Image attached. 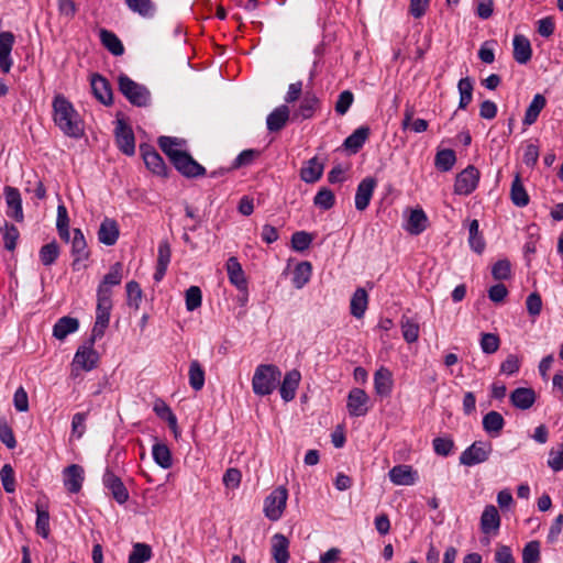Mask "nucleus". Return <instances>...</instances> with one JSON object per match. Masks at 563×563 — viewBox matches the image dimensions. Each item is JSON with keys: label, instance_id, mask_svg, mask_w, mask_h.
Returning <instances> with one entry per match:
<instances>
[{"label": "nucleus", "instance_id": "nucleus-1", "mask_svg": "<svg viewBox=\"0 0 563 563\" xmlns=\"http://www.w3.org/2000/svg\"><path fill=\"white\" fill-rule=\"evenodd\" d=\"M53 120L56 126L68 137L80 139L85 134V123L73 103L63 95L53 99Z\"/></svg>", "mask_w": 563, "mask_h": 563}, {"label": "nucleus", "instance_id": "nucleus-2", "mask_svg": "<svg viewBox=\"0 0 563 563\" xmlns=\"http://www.w3.org/2000/svg\"><path fill=\"white\" fill-rule=\"evenodd\" d=\"M280 377L282 372L276 365H258L252 378V388L254 394L257 396L271 395L280 383Z\"/></svg>", "mask_w": 563, "mask_h": 563}, {"label": "nucleus", "instance_id": "nucleus-3", "mask_svg": "<svg viewBox=\"0 0 563 563\" xmlns=\"http://www.w3.org/2000/svg\"><path fill=\"white\" fill-rule=\"evenodd\" d=\"M288 500V490L285 486H278L273 489L264 499L263 512L271 521L279 520L286 509Z\"/></svg>", "mask_w": 563, "mask_h": 563}, {"label": "nucleus", "instance_id": "nucleus-4", "mask_svg": "<svg viewBox=\"0 0 563 563\" xmlns=\"http://www.w3.org/2000/svg\"><path fill=\"white\" fill-rule=\"evenodd\" d=\"M118 84L120 91L131 103L137 107H143L148 103L150 92L144 86L136 84L126 75H120L118 77Z\"/></svg>", "mask_w": 563, "mask_h": 563}, {"label": "nucleus", "instance_id": "nucleus-5", "mask_svg": "<svg viewBox=\"0 0 563 563\" xmlns=\"http://www.w3.org/2000/svg\"><path fill=\"white\" fill-rule=\"evenodd\" d=\"M113 303L111 298L97 297L96 320L91 330V340L95 342L104 335L110 323V316Z\"/></svg>", "mask_w": 563, "mask_h": 563}, {"label": "nucleus", "instance_id": "nucleus-6", "mask_svg": "<svg viewBox=\"0 0 563 563\" xmlns=\"http://www.w3.org/2000/svg\"><path fill=\"white\" fill-rule=\"evenodd\" d=\"M493 452L490 442L475 441L460 455V463L465 466H474L486 462Z\"/></svg>", "mask_w": 563, "mask_h": 563}, {"label": "nucleus", "instance_id": "nucleus-7", "mask_svg": "<svg viewBox=\"0 0 563 563\" xmlns=\"http://www.w3.org/2000/svg\"><path fill=\"white\" fill-rule=\"evenodd\" d=\"M346 409L351 417H363L369 409V397L361 388H352L349 391Z\"/></svg>", "mask_w": 563, "mask_h": 563}, {"label": "nucleus", "instance_id": "nucleus-8", "mask_svg": "<svg viewBox=\"0 0 563 563\" xmlns=\"http://www.w3.org/2000/svg\"><path fill=\"white\" fill-rule=\"evenodd\" d=\"M92 345L93 342L91 341L89 345H82L77 350L73 360L74 369L89 372L97 367L99 354Z\"/></svg>", "mask_w": 563, "mask_h": 563}, {"label": "nucleus", "instance_id": "nucleus-9", "mask_svg": "<svg viewBox=\"0 0 563 563\" xmlns=\"http://www.w3.org/2000/svg\"><path fill=\"white\" fill-rule=\"evenodd\" d=\"M479 180V172L474 166H467L455 179L454 192L470 195L475 190Z\"/></svg>", "mask_w": 563, "mask_h": 563}, {"label": "nucleus", "instance_id": "nucleus-10", "mask_svg": "<svg viewBox=\"0 0 563 563\" xmlns=\"http://www.w3.org/2000/svg\"><path fill=\"white\" fill-rule=\"evenodd\" d=\"M122 269L123 267L120 262L114 263L110 267V271L103 276V279L97 288V297L112 299V287L121 284L123 278Z\"/></svg>", "mask_w": 563, "mask_h": 563}, {"label": "nucleus", "instance_id": "nucleus-11", "mask_svg": "<svg viewBox=\"0 0 563 563\" xmlns=\"http://www.w3.org/2000/svg\"><path fill=\"white\" fill-rule=\"evenodd\" d=\"M115 142L118 147L125 155L131 156L135 153V139L133 131L123 120L117 121Z\"/></svg>", "mask_w": 563, "mask_h": 563}, {"label": "nucleus", "instance_id": "nucleus-12", "mask_svg": "<svg viewBox=\"0 0 563 563\" xmlns=\"http://www.w3.org/2000/svg\"><path fill=\"white\" fill-rule=\"evenodd\" d=\"M388 477L390 482L397 486L415 485L419 478L418 472L411 465L407 464L391 467L388 472Z\"/></svg>", "mask_w": 563, "mask_h": 563}, {"label": "nucleus", "instance_id": "nucleus-13", "mask_svg": "<svg viewBox=\"0 0 563 563\" xmlns=\"http://www.w3.org/2000/svg\"><path fill=\"white\" fill-rule=\"evenodd\" d=\"M15 43V36L10 31L0 32V70L8 74L13 65L11 52Z\"/></svg>", "mask_w": 563, "mask_h": 563}, {"label": "nucleus", "instance_id": "nucleus-14", "mask_svg": "<svg viewBox=\"0 0 563 563\" xmlns=\"http://www.w3.org/2000/svg\"><path fill=\"white\" fill-rule=\"evenodd\" d=\"M172 163L186 177L202 176L206 173L205 167L198 164L186 151L175 157Z\"/></svg>", "mask_w": 563, "mask_h": 563}, {"label": "nucleus", "instance_id": "nucleus-15", "mask_svg": "<svg viewBox=\"0 0 563 563\" xmlns=\"http://www.w3.org/2000/svg\"><path fill=\"white\" fill-rule=\"evenodd\" d=\"M102 482L104 487L111 493L119 504H124L129 499V492L122 481L111 471L107 470Z\"/></svg>", "mask_w": 563, "mask_h": 563}, {"label": "nucleus", "instance_id": "nucleus-16", "mask_svg": "<svg viewBox=\"0 0 563 563\" xmlns=\"http://www.w3.org/2000/svg\"><path fill=\"white\" fill-rule=\"evenodd\" d=\"M377 186V181L373 177H366L357 185L355 194V208L358 211L365 210L373 197L374 190Z\"/></svg>", "mask_w": 563, "mask_h": 563}, {"label": "nucleus", "instance_id": "nucleus-17", "mask_svg": "<svg viewBox=\"0 0 563 563\" xmlns=\"http://www.w3.org/2000/svg\"><path fill=\"white\" fill-rule=\"evenodd\" d=\"M500 527V516L494 505H487L481 516V530L484 534L496 536Z\"/></svg>", "mask_w": 563, "mask_h": 563}, {"label": "nucleus", "instance_id": "nucleus-18", "mask_svg": "<svg viewBox=\"0 0 563 563\" xmlns=\"http://www.w3.org/2000/svg\"><path fill=\"white\" fill-rule=\"evenodd\" d=\"M227 272L229 280L232 285H234L240 291L245 292L244 300L247 299V280L242 269L241 264L239 263L236 257H230L227 262Z\"/></svg>", "mask_w": 563, "mask_h": 563}, {"label": "nucleus", "instance_id": "nucleus-19", "mask_svg": "<svg viewBox=\"0 0 563 563\" xmlns=\"http://www.w3.org/2000/svg\"><path fill=\"white\" fill-rule=\"evenodd\" d=\"M300 380L301 374L298 369H291L285 374L284 379L279 383V393L284 401H291L296 397Z\"/></svg>", "mask_w": 563, "mask_h": 563}, {"label": "nucleus", "instance_id": "nucleus-20", "mask_svg": "<svg viewBox=\"0 0 563 563\" xmlns=\"http://www.w3.org/2000/svg\"><path fill=\"white\" fill-rule=\"evenodd\" d=\"M4 197L8 206L7 214L10 218H13L15 221L22 222L24 214L22 209V199L19 190L8 186L4 188Z\"/></svg>", "mask_w": 563, "mask_h": 563}, {"label": "nucleus", "instance_id": "nucleus-21", "mask_svg": "<svg viewBox=\"0 0 563 563\" xmlns=\"http://www.w3.org/2000/svg\"><path fill=\"white\" fill-rule=\"evenodd\" d=\"M141 153L146 167L155 175L165 177L167 167L161 155L150 146H141Z\"/></svg>", "mask_w": 563, "mask_h": 563}, {"label": "nucleus", "instance_id": "nucleus-22", "mask_svg": "<svg viewBox=\"0 0 563 563\" xmlns=\"http://www.w3.org/2000/svg\"><path fill=\"white\" fill-rule=\"evenodd\" d=\"M289 540L283 533H275L271 538V553L275 563H288L289 561Z\"/></svg>", "mask_w": 563, "mask_h": 563}, {"label": "nucleus", "instance_id": "nucleus-23", "mask_svg": "<svg viewBox=\"0 0 563 563\" xmlns=\"http://www.w3.org/2000/svg\"><path fill=\"white\" fill-rule=\"evenodd\" d=\"M70 243L74 257L73 266L76 268L80 262L87 261L89 257L87 242L80 229H74Z\"/></svg>", "mask_w": 563, "mask_h": 563}, {"label": "nucleus", "instance_id": "nucleus-24", "mask_svg": "<svg viewBox=\"0 0 563 563\" xmlns=\"http://www.w3.org/2000/svg\"><path fill=\"white\" fill-rule=\"evenodd\" d=\"M64 486L69 493H78L84 482V468L80 465L71 464L64 470Z\"/></svg>", "mask_w": 563, "mask_h": 563}, {"label": "nucleus", "instance_id": "nucleus-25", "mask_svg": "<svg viewBox=\"0 0 563 563\" xmlns=\"http://www.w3.org/2000/svg\"><path fill=\"white\" fill-rule=\"evenodd\" d=\"M319 107V99L312 92H306L298 109L292 114V120L311 119Z\"/></svg>", "mask_w": 563, "mask_h": 563}, {"label": "nucleus", "instance_id": "nucleus-26", "mask_svg": "<svg viewBox=\"0 0 563 563\" xmlns=\"http://www.w3.org/2000/svg\"><path fill=\"white\" fill-rule=\"evenodd\" d=\"M514 58L520 64H527L532 57V47L528 37L522 34H516L512 40Z\"/></svg>", "mask_w": 563, "mask_h": 563}, {"label": "nucleus", "instance_id": "nucleus-27", "mask_svg": "<svg viewBox=\"0 0 563 563\" xmlns=\"http://www.w3.org/2000/svg\"><path fill=\"white\" fill-rule=\"evenodd\" d=\"M170 257L172 251L168 241H161L157 250L156 269L153 276L155 282L158 283L164 278L167 267L170 263Z\"/></svg>", "mask_w": 563, "mask_h": 563}, {"label": "nucleus", "instance_id": "nucleus-28", "mask_svg": "<svg viewBox=\"0 0 563 563\" xmlns=\"http://www.w3.org/2000/svg\"><path fill=\"white\" fill-rule=\"evenodd\" d=\"M428 225V217L421 208L412 209L407 218L405 230L412 234L418 235L422 233Z\"/></svg>", "mask_w": 563, "mask_h": 563}, {"label": "nucleus", "instance_id": "nucleus-29", "mask_svg": "<svg viewBox=\"0 0 563 563\" xmlns=\"http://www.w3.org/2000/svg\"><path fill=\"white\" fill-rule=\"evenodd\" d=\"M290 118V110L287 104L275 108L266 119V126L269 132L280 131Z\"/></svg>", "mask_w": 563, "mask_h": 563}, {"label": "nucleus", "instance_id": "nucleus-30", "mask_svg": "<svg viewBox=\"0 0 563 563\" xmlns=\"http://www.w3.org/2000/svg\"><path fill=\"white\" fill-rule=\"evenodd\" d=\"M119 225L115 220L106 218L99 228L98 231V239L99 242L111 246L114 245L119 239Z\"/></svg>", "mask_w": 563, "mask_h": 563}, {"label": "nucleus", "instance_id": "nucleus-31", "mask_svg": "<svg viewBox=\"0 0 563 563\" xmlns=\"http://www.w3.org/2000/svg\"><path fill=\"white\" fill-rule=\"evenodd\" d=\"M374 388L379 396H389L393 390V374L387 367H379L374 374Z\"/></svg>", "mask_w": 563, "mask_h": 563}, {"label": "nucleus", "instance_id": "nucleus-32", "mask_svg": "<svg viewBox=\"0 0 563 563\" xmlns=\"http://www.w3.org/2000/svg\"><path fill=\"white\" fill-rule=\"evenodd\" d=\"M91 89L95 97L103 104L108 106L112 102V91L109 82L100 75L91 77Z\"/></svg>", "mask_w": 563, "mask_h": 563}, {"label": "nucleus", "instance_id": "nucleus-33", "mask_svg": "<svg viewBox=\"0 0 563 563\" xmlns=\"http://www.w3.org/2000/svg\"><path fill=\"white\" fill-rule=\"evenodd\" d=\"M79 329V321L73 317H63L56 321L53 327V336L63 341L67 335L75 333Z\"/></svg>", "mask_w": 563, "mask_h": 563}, {"label": "nucleus", "instance_id": "nucleus-34", "mask_svg": "<svg viewBox=\"0 0 563 563\" xmlns=\"http://www.w3.org/2000/svg\"><path fill=\"white\" fill-rule=\"evenodd\" d=\"M158 145L173 162L181 152H185L186 141L177 137L161 136Z\"/></svg>", "mask_w": 563, "mask_h": 563}, {"label": "nucleus", "instance_id": "nucleus-35", "mask_svg": "<svg viewBox=\"0 0 563 563\" xmlns=\"http://www.w3.org/2000/svg\"><path fill=\"white\" fill-rule=\"evenodd\" d=\"M153 411L157 415V417L165 420L168 423V427L170 428L175 437H178L179 429L177 418L172 411L170 407L164 400L156 399L153 405Z\"/></svg>", "mask_w": 563, "mask_h": 563}, {"label": "nucleus", "instance_id": "nucleus-36", "mask_svg": "<svg viewBox=\"0 0 563 563\" xmlns=\"http://www.w3.org/2000/svg\"><path fill=\"white\" fill-rule=\"evenodd\" d=\"M547 99L543 95L537 93L533 96L532 101L528 106L522 123L526 126L532 125L540 114V112L545 108Z\"/></svg>", "mask_w": 563, "mask_h": 563}, {"label": "nucleus", "instance_id": "nucleus-37", "mask_svg": "<svg viewBox=\"0 0 563 563\" xmlns=\"http://www.w3.org/2000/svg\"><path fill=\"white\" fill-rule=\"evenodd\" d=\"M510 400L516 408L529 409L536 401V393L531 388H517L510 395Z\"/></svg>", "mask_w": 563, "mask_h": 563}, {"label": "nucleus", "instance_id": "nucleus-38", "mask_svg": "<svg viewBox=\"0 0 563 563\" xmlns=\"http://www.w3.org/2000/svg\"><path fill=\"white\" fill-rule=\"evenodd\" d=\"M124 3L130 11L144 19H152L156 13V4L153 0H124Z\"/></svg>", "mask_w": 563, "mask_h": 563}, {"label": "nucleus", "instance_id": "nucleus-39", "mask_svg": "<svg viewBox=\"0 0 563 563\" xmlns=\"http://www.w3.org/2000/svg\"><path fill=\"white\" fill-rule=\"evenodd\" d=\"M368 136L369 128L360 126L350 136L345 139L343 145L346 150L355 154L361 150V147L364 145Z\"/></svg>", "mask_w": 563, "mask_h": 563}, {"label": "nucleus", "instance_id": "nucleus-40", "mask_svg": "<svg viewBox=\"0 0 563 563\" xmlns=\"http://www.w3.org/2000/svg\"><path fill=\"white\" fill-rule=\"evenodd\" d=\"M510 199L512 203L519 208H523L528 206L530 198L529 195L521 181V178L519 175H516L511 188H510Z\"/></svg>", "mask_w": 563, "mask_h": 563}, {"label": "nucleus", "instance_id": "nucleus-41", "mask_svg": "<svg viewBox=\"0 0 563 563\" xmlns=\"http://www.w3.org/2000/svg\"><path fill=\"white\" fill-rule=\"evenodd\" d=\"M504 426L505 420L497 411H489L483 417V428L492 437H498Z\"/></svg>", "mask_w": 563, "mask_h": 563}, {"label": "nucleus", "instance_id": "nucleus-42", "mask_svg": "<svg viewBox=\"0 0 563 563\" xmlns=\"http://www.w3.org/2000/svg\"><path fill=\"white\" fill-rule=\"evenodd\" d=\"M323 173V165L316 157L309 159L300 170V177L305 183L311 184L319 180Z\"/></svg>", "mask_w": 563, "mask_h": 563}, {"label": "nucleus", "instance_id": "nucleus-43", "mask_svg": "<svg viewBox=\"0 0 563 563\" xmlns=\"http://www.w3.org/2000/svg\"><path fill=\"white\" fill-rule=\"evenodd\" d=\"M99 36L102 45L114 56H121L124 53L122 42L113 32L102 29Z\"/></svg>", "mask_w": 563, "mask_h": 563}, {"label": "nucleus", "instance_id": "nucleus-44", "mask_svg": "<svg viewBox=\"0 0 563 563\" xmlns=\"http://www.w3.org/2000/svg\"><path fill=\"white\" fill-rule=\"evenodd\" d=\"M368 297L363 288H357L351 299V313L355 318H362L367 309Z\"/></svg>", "mask_w": 563, "mask_h": 563}, {"label": "nucleus", "instance_id": "nucleus-45", "mask_svg": "<svg viewBox=\"0 0 563 563\" xmlns=\"http://www.w3.org/2000/svg\"><path fill=\"white\" fill-rule=\"evenodd\" d=\"M312 266L309 262L299 263L294 271L292 284L297 289H301L311 278Z\"/></svg>", "mask_w": 563, "mask_h": 563}, {"label": "nucleus", "instance_id": "nucleus-46", "mask_svg": "<svg viewBox=\"0 0 563 563\" xmlns=\"http://www.w3.org/2000/svg\"><path fill=\"white\" fill-rule=\"evenodd\" d=\"M468 243L471 249L481 254L485 249V241L479 234V224L477 220H472L468 225Z\"/></svg>", "mask_w": 563, "mask_h": 563}, {"label": "nucleus", "instance_id": "nucleus-47", "mask_svg": "<svg viewBox=\"0 0 563 563\" xmlns=\"http://www.w3.org/2000/svg\"><path fill=\"white\" fill-rule=\"evenodd\" d=\"M60 253L56 241L43 245L38 252L40 261L44 266H51L58 258Z\"/></svg>", "mask_w": 563, "mask_h": 563}, {"label": "nucleus", "instance_id": "nucleus-48", "mask_svg": "<svg viewBox=\"0 0 563 563\" xmlns=\"http://www.w3.org/2000/svg\"><path fill=\"white\" fill-rule=\"evenodd\" d=\"M152 455L154 461L163 468H169L173 464L170 450L163 443L153 445Z\"/></svg>", "mask_w": 563, "mask_h": 563}, {"label": "nucleus", "instance_id": "nucleus-49", "mask_svg": "<svg viewBox=\"0 0 563 563\" xmlns=\"http://www.w3.org/2000/svg\"><path fill=\"white\" fill-rule=\"evenodd\" d=\"M400 328L406 342L413 343L419 339V324L415 320L404 316Z\"/></svg>", "mask_w": 563, "mask_h": 563}, {"label": "nucleus", "instance_id": "nucleus-50", "mask_svg": "<svg viewBox=\"0 0 563 563\" xmlns=\"http://www.w3.org/2000/svg\"><path fill=\"white\" fill-rule=\"evenodd\" d=\"M189 385L195 390L202 389L205 385V371L198 361H192L189 366Z\"/></svg>", "mask_w": 563, "mask_h": 563}, {"label": "nucleus", "instance_id": "nucleus-51", "mask_svg": "<svg viewBox=\"0 0 563 563\" xmlns=\"http://www.w3.org/2000/svg\"><path fill=\"white\" fill-rule=\"evenodd\" d=\"M152 558V549L145 543H135L129 555V563H145Z\"/></svg>", "mask_w": 563, "mask_h": 563}, {"label": "nucleus", "instance_id": "nucleus-52", "mask_svg": "<svg viewBox=\"0 0 563 563\" xmlns=\"http://www.w3.org/2000/svg\"><path fill=\"white\" fill-rule=\"evenodd\" d=\"M457 89L460 92L459 108L465 109L471 103L473 97L472 80L468 77L460 79Z\"/></svg>", "mask_w": 563, "mask_h": 563}, {"label": "nucleus", "instance_id": "nucleus-53", "mask_svg": "<svg viewBox=\"0 0 563 563\" xmlns=\"http://www.w3.org/2000/svg\"><path fill=\"white\" fill-rule=\"evenodd\" d=\"M456 157L452 150H442L435 155V166L442 172L450 170L455 164Z\"/></svg>", "mask_w": 563, "mask_h": 563}, {"label": "nucleus", "instance_id": "nucleus-54", "mask_svg": "<svg viewBox=\"0 0 563 563\" xmlns=\"http://www.w3.org/2000/svg\"><path fill=\"white\" fill-rule=\"evenodd\" d=\"M36 522L35 529L36 532L43 537L44 539L49 536V514L45 509H41L40 506H36Z\"/></svg>", "mask_w": 563, "mask_h": 563}, {"label": "nucleus", "instance_id": "nucleus-55", "mask_svg": "<svg viewBox=\"0 0 563 563\" xmlns=\"http://www.w3.org/2000/svg\"><path fill=\"white\" fill-rule=\"evenodd\" d=\"M335 201L334 194L328 188H321L314 196L313 202L317 207L329 210Z\"/></svg>", "mask_w": 563, "mask_h": 563}, {"label": "nucleus", "instance_id": "nucleus-56", "mask_svg": "<svg viewBox=\"0 0 563 563\" xmlns=\"http://www.w3.org/2000/svg\"><path fill=\"white\" fill-rule=\"evenodd\" d=\"M186 309L188 311H194L201 306L202 302V294L198 286H190L186 290Z\"/></svg>", "mask_w": 563, "mask_h": 563}, {"label": "nucleus", "instance_id": "nucleus-57", "mask_svg": "<svg viewBox=\"0 0 563 563\" xmlns=\"http://www.w3.org/2000/svg\"><path fill=\"white\" fill-rule=\"evenodd\" d=\"M412 120V111L407 110L402 120L401 126L404 130L410 128L416 133H422L428 129V122L424 119Z\"/></svg>", "mask_w": 563, "mask_h": 563}, {"label": "nucleus", "instance_id": "nucleus-58", "mask_svg": "<svg viewBox=\"0 0 563 563\" xmlns=\"http://www.w3.org/2000/svg\"><path fill=\"white\" fill-rule=\"evenodd\" d=\"M540 561V543L528 542L522 550V563H538Z\"/></svg>", "mask_w": 563, "mask_h": 563}, {"label": "nucleus", "instance_id": "nucleus-59", "mask_svg": "<svg viewBox=\"0 0 563 563\" xmlns=\"http://www.w3.org/2000/svg\"><path fill=\"white\" fill-rule=\"evenodd\" d=\"M479 344L484 353L493 354L499 349L500 340L494 333H483Z\"/></svg>", "mask_w": 563, "mask_h": 563}, {"label": "nucleus", "instance_id": "nucleus-60", "mask_svg": "<svg viewBox=\"0 0 563 563\" xmlns=\"http://www.w3.org/2000/svg\"><path fill=\"white\" fill-rule=\"evenodd\" d=\"M312 242V236L308 232L298 231L291 236V246L295 251H306Z\"/></svg>", "mask_w": 563, "mask_h": 563}, {"label": "nucleus", "instance_id": "nucleus-61", "mask_svg": "<svg viewBox=\"0 0 563 563\" xmlns=\"http://www.w3.org/2000/svg\"><path fill=\"white\" fill-rule=\"evenodd\" d=\"M0 477L3 488L7 493H13L15 490L14 472L10 464H4L0 471Z\"/></svg>", "mask_w": 563, "mask_h": 563}, {"label": "nucleus", "instance_id": "nucleus-62", "mask_svg": "<svg viewBox=\"0 0 563 563\" xmlns=\"http://www.w3.org/2000/svg\"><path fill=\"white\" fill-rule=\"evenodd\" d=\"M20 233L13 224H5L3 233L4 247L8 251H13L16 247Z\"/></svg>", "mask_w": 563, "mask_h": 563}, {"label": "nucleus", "instance_id": "nucleus-63", "mask_svg": "<svg viewBox=\"0 0 563 563\" xmlns=\"http://www.w3.org/2000/svg\"><path fill=\"white\" fill-rule=\"evenodd\" d=\"M87 413L77 412L71 420V435L80 439L86 432Z\"/></svg>", "mask_w": 563, "mask_h": 563}, {"label": "nucleus", "instance_id": "nucleus-64", "mask_svg": "<svg viewBox=\"0 0 563 563\" xmlns=\"http://www.w3.org/2000/svg\"><path fill=\"white\" fill-rule=\"evenodd\" d=\"M433 450L438 455L448 456L451 454L454 442L450 438H435L432 441Z\"/></svg>", "mask_w": 563, "mask_h": 563}]
</instances>
